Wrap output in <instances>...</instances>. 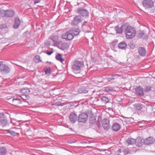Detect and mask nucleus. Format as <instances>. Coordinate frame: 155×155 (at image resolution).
<instances>
[{
    "instance_id": "nucleus-1",
    "label": "nucleus",
    "mask_w": 155,
    "mask_h": 155,
    "mask_svg": "<svg viewBox=\"0 0 155 155\" xmlns=\"http://www.w3.org/2000/svg\"><path fill=\"white\" fill-rule=\"evenodd\" d=\"M81 31L79 28H73L70 31L66 32L62 35L61 38L66 40H71L74 38V35H79Z\"/></svg>"
},
{
    "instance_id": "nucleus-2",
    "label": "nucleus",
    "mask_w": 155,
    "mask_h": 155,
    "mask_svg": "<svg viewBox=\"0 0 155 155\" xmlns=\"http://www.w3.org/2000/svg\"><path fill=\"white\" fill-rule=\"evenodd\" d=\"M126 37L127 39L132 38L134 37L136 34V31L134 28L131 26H127L125 29Z\"/></svg>"
},
{
    "instance_id": "nucleus-3",
    "label": "nucleus",
    "mask_w": 155,
    "mask_h": 155,
    "mask_svg": "<svg viewBox=\"0 0 155 155\" xmlns=\"http://www.w3.org/2000/svg\"><path fill=\"white\" fill-rule=\"evenodd\" d=\"M77 12L81 16L83 17H88L89 15L88 11L83 8H80L78 9Z\"/></svg>"
},
{
    "instance_id": "nucleus-4",
    "label": "nucleus",
    "mask_w": 155,
    "mask_h": 155,
    "mask_svg": "<svg viewBox=\"0 0 155 155\" xmlns=\"http://www.w3.org/2000/svg\"><path fill=\"white\" fill-rule=\"evenodd\" d=\"M7 133L10 134L11 135L15 136L17 135H19V132H21V130L20 128L16 127H13L9 130H6Z\"/></svg>"
},
{
    "instance_id": "nucleus-5",
    "label": "nucleus",
    "mask_w": 155,
    "mask_h": 155,
    "mask_svg": "<svg viewBox=\"0 0 155 155\" xmlns=\"http://www.w3.org/2000/svg\"><path fill=\"white\" fill-rule=\"evenodd\" d=\"M142 3L143 6L145 8H150L154 6V2L152 0H143Z\"/></svg>"
},
{
    "instance_id": "nucleus-6",
    "label": "nucleus",
    "mask_w": 155,
    "mask_h": 155,
    "mask_svg": "<svg viewBox=\"0 0 155 155\" xmlns=\"http://www.w3.org/2000/svg\"><path fill=\"white\" fill-rule=\"evenodd\" d=\"M69 121L72 124L75 123L78 120V116L74 113H71L69 115Z\"/></svg>"
},
{
    "instance_id": "nucleus-7",
    "label": "nucleus",
    "mask_w": 155,
    "mask_h": 155,
    "mask_svg": "<svg viewBox=\"0 0 155 155\" xmlns=\"http://www.w3.org/2000/svg\"><path fill=\"white\" fill-rule=\"evenodd\" d=\"M88 118L87 114L86 113H82L78 116V121L85 123L87 120Z\"/></svg>"
},
{
    "instance_id": "nucleus-8",
    "label": "nucleus",
    "mask_w": 155,
    "mask_h": 155,
    "mask_svg": "<svg viewBox=\"0 0 155 155\" xmlns=\"http://www.w3.org/2000/svg\"><path fill=\"white\" fill-rule=\"evenodd\" d=\"M83 20V18L80 15H77L75 16L72 22V25L76 26Z\"/></svg>"
},
{
    "instance_id": "nucleus-9",
    "label": "nucleus",
    "mask_w": 155,
    "mask_h": 155,
    "mask_svg": "<svg viewBox=\"0 0 155 155\" xmlns=\"http://www.w3.org/2000/svg\"><path fill=\"white\" fill-rule=\"evenodd\" d=\"M102 125L104 128L106 130H108L110 127V121L108 119H104L102 121Z\"/></svg>"
},
{
    "instance_id": "nucleus-10",
    "label": "nucleus",
    "mask_w": 155,
    "mask_h": 155,
    "mask_svg": "<svg viewBox=\"0 0 155 155\" xmlns=\"http://www.w3.org/2000/svg\"><path fill=\"white\" fill-rule=\"evenodd\" d=\"M0 122L3 126L5 125L7 123L6 117L2 113H0Z\"/></svg>"
},
{
    "instance_id": "nucleus-11",
    "label": "nucleus",
    "mask_w": 155,
    "mask_h": 155,
    "mask_svg": "<svg viewBox=\"0 0 155 155\" xmlns=\"http://www.w3.org/2000/svg\"><path fill=\"white\" fill-rule=\"evenodd\" d=\"M59 49L64 50L69 47L68 44L67 43H64L62 44L60 43L59 42L56 45Z\"/></svg>"
},
{
    "instance_id": "nucleus-12",
    "label": "nucleus",
    "mask_w": 155,
    "mask_h": 155,
    "mask_svg": "<svg viewBox=\"0 0 155 155\" xmlns=\"http://www.w3.org/2000/svg\"><path fill=\"white\" fill-rule=\"evenodd\" d=\"M79 93L80 94H85L87 93H89L90 94H93V93L92 91H91L88 88L85 87H82L80 88L78 90Z\"/></svg>"
},
{
    "instance_id": "nucleus-13",
    "label": "nucleus",
    "mask_w": 155,
    "mask_h": 155,
    "mask_svg": "<svg viewBox=\"0 0 155 155\" xmlns=\"http://www.w3.org/2000/svg\"><path fill=\"white\" fill-rule=\"evenodd\" d=\"M84 66L83 61H75L73 62V68H82Z\"/></svg>"
},
{
    "instance_id": "nucleus-14",
    "label": "nucleus",
    "mask_w": 155,
    "mask_h": 155,
    "mask_svg": "<svg viewBox=\"0 0 155 155\" xmlns=\"http://www.w3.org/2000/svg\"><path fill=\"white\" fill-rule=\"evenodd\" d=\"M135 90L137 95L140 97L143 96V87L140 86H137L135 88Z\"/></svg>"
},
{
    "instance_id": "nucleus-15",
    "label": "nucleus",
    "mask_w": 155,
    "mask_h": 155,
    "mask_svg": "<svg viewBox=\"0 0 155 155\" xmlns=\"http://www.w3.org/2000/svg\"><path fill=\"white\" fill-rule=\"evenodd\" d=\"M138 52L140 55L142 57H144L146 55V50L144 47H139Z\"/></svg>"
},
{
    "instance_id": "nucleus-16",
    "label": "nucleus",
    "mask_w": 155,
    "mask_h": 155,
    "mask_svg": "<svg viewBox=\"0 0 155 155\" xmlns=\"http://www.w3.org/2000/svg\"><path fill=\"white\" fill-rule=\"evenodd\" d=\"M4 15L7 17H12L15 14V12L12 10H7L4 12Z\"/></svg>"
},
{
    "instance_id": "nucleus-17",
    "label": "nucleus",
    "mask_w": 155,
    "mask_h": 155,
    "mask_svg": "<svg viewBox=\"0 0 155 155\" xmlns=\"http://www.w3.org/2000/svg\"><path fill=\"white\" fill-rule=\"evenodd\" d=\"M10 104L14 106H17L19 104L21 103V101L18 99H12V100L11 99L10 101Z\"/></svg>"
},
{
    "instance_id": "nucleus-18",
    "label": "nucleus",
    "mask_w": 155,
    "mask_h": 155,
    "mask_svg": "<svg viewBox=\"0 0 155 155\" xmlns=\"http://www.w3.org/2000/svg\"><path fill=\"white\" fill-rule=\"evenodd\" d=\"M154 141V138L153 137H150L144 140V143L146 145H149L153 143Z\"/></svg>"
},
{
    "instance_id": "nucleus-19",
    "label": "nucleus",
    "mask_w": 155,
    "mask_h": 155,
    "mask_svg": "<svg viewBox=\"0 0 155 155\" xmlns=\"http://www.w3.org/2000/svg\"><path fill=\"white\" fill-rule=\"evenodd\" d=\"M127 46V43L125 41L121 42L118 45V48L122 50L125 49Z\"/></svg>"
},
{
    "instance_id": "nucleus-20",
    "label": "nucleus",
    "mask_w": 155,
    "mask_h": 155,
    "mask_svg": "<svg viewBox=\"0 0 155 155\" xmlns=\"http://www.w3.org/2000/svg\"><path fill=\"white\" fill-rule=\"evenodd\" d=\"M120 127V126L119 124L115 123L113 125L112 129L113 131L117 132L119 130Z\"/></svg>"
},
{
    "instance_id": "nucleus-21",
    "label": "nucleus",
    "mask_w": 155,
    "mask_h": 155,
    "mask_svg": "<svg viewBox=\"0 0 155 155\" xmlns=\"http://www.w3.org/2000/svg\"><path fill=\"white\" fill-rule=\"evenodd\" d=\"M21 23L20 21L18 18H15V23L13 25V28L15 29L18 28Z\"/></svg>"
},
{
    "instance_id": "nucleus-22",
    "label": "nucleus",
    "mask_w": 155,
    "mask_h": 155,
    "mask_svg": "<svg viewBox=\"0 0 155 155\" xmlns=\"http://www.w3.org/2000/svg\"><path fill=\"white\" fill-rule=\"evenodd\" d=\"M103 91H105L108 93H110L116 91L113 88L110 87H104L103 88Z\"/></svg>"
},
{
    "instance_id": "nucleus-23",
    "label": "nucleus",
    "mask_w": 155,
    "mask_h": 155,
    "mask_svg": "<svg viewBox=\"0 0 155 155\" xmlns=\"http://www.w3.org/2000/svg\"><path fill=\"white\" fill-rule=\"evenodd\" d=\"M59 39V37L57 35H54L51 36V39L54 42V44L56 45L59 42L58 41Z\"/></svg>"
},
{
    "instance_id": "nucleus-24",
    "label": "nucleus",
    "mask_w": 155,
    "mask_h": 155,
    "mask_svg": "<svg viewBox=\"0 0 155 155\" xmlns=\"http://www.w3.org/2000/svg\"><path fill=\"white\" fill-rule=\"evenodd\" d=\"M120 76L118 74H116L107 78V79L109 81H111L114 80L115 79H116Z\"/></svg>"
},
{
    "instance_id": "nucleus-25",
    "label": "nucleus",
    "mask_w": 155,
    "mask_h": 155,
    "mask_svg": "<svg viewBox=\"0 0 155 155\" xmlns=\"http://www.w3.org/2000/svg\"><path fill=\"white\" fill-rule=\"evenodd\" d=\"M6 152L7 150L5 147H0V155H5Z\"/></svg>"
},
{
    "instance_id": "nucleus-26",
    "label": "nucleus",
    "mask_w": 155,
    "mask_h": 155,
    "mask_svg": "<svg viewBox=\"0 0 155 155\" xmlns=\"http://www.w3.org/2000/svg\"><path fill=\"white\" fill-rule=\"evenodd\" d=\"M123 26H121L119 28L118 26H117L115 27V30L116 31L117 33L118 34H121L123 32Z\"/></svg>"
},
{
    "instance_id": "nucleus-27",
    "label": "nucleus",
    "mask_w": 155,
    "mask_h": 155,
    "mask_svg": "<svg viewBox=\"0 0 155 155\" xmlns=\"http://www.w3.org/2000/svg\"><path fill=\"white\" fill-rule=\"evenodd\" d=\"M135 108L137 111H140L143 108V105L141 104H137L134 106Z\"/></svg>"
},
{
    "instance_id": "nucleus-28",
    "label": "nucleus",
    "mask_w": 155,
    "mask_h": 155,
    "mask_svg": "<svg viewBox=\"0 0 155 155\" xmlns=\"http://www.w3.org/2000/svg\"><path fill=\"white\" fill-rule=\"evenodd\" d=\"M126 142L129 144H133L136 143V140L131 138H128Z\"/></svg>"
},
{
    "instance_id": "nucleus-29",
    "label": "nucleus",
    "mask_w": 155,
    "mask_h": 155,
    "mask_svg": "<svg viewBox=\"0 0 155 155\" xmlns=\"http://www.w3.org/2000/svg\"><path fill=\"white\" fill-rule=\"evenodd\" d=\"M33 61L36 63H38L41 61V60L40 58V57L39 55L36 56L34 58Z\"/></svg>"
},
{
    "instance_id": "nucleus-30",
    "label": "nucleus",
    "mask_w": 155,
    "mask_h": 155,
    "mask_svg": "<svg viewBox=\"0 0 155 155\" xmlns=\"http://www.w3.org/2000/svg\"><path fill=\"white\" fill-rule=\"evenodd\" d=\"M9 68H0L1 72L2 74H7L9 71Z\"/></svg>"
},
{
    "instance_id": "nucleus-31",
    "label": "nucleus",
    "mask_w": 155,
    "mask_h": 155,
    "mask_svg": "<svg viewBox=\"0 0 155 155\" xmlns=\"http://www.w3.org/2000/svg\"><path fill=\"white\" fill-rule=\"evenodd\" d=\"M56 58L57 60L61 62L64 61V60L62 58L61 55L60 54H58L56 56Z\"/></svg>"
},
{
    "instance_id": "nucleus-32",
    "label": "nucleus",
    "mask_w": 155,
    "mask_h": 155,
    "mask_svg": "<svg viewBox=\"0 0 155 155\" xmlns=\"http://www.w3.org/2000/svg\"><path fill=\"white\" fill-rule=\"evenodd\" d=\"M101 100L104 103L108 102L109 101L108 98L104 96L101 98Z\"/></svg>"
},
{
    "instance_id": "nucleus-33",
    "label": "nucleus",
    "mask_w": 155,
    "mask_h": 155,
    "mask_svg": "<svg viewBox=\"0 0 155 155\" xmlns=\"http://www.w3.org/2000/svg\"><path fill=\"white\" fill-rule=\"evenodd\" d=\"M30 91V90L28 88H24L20 91V92L23 94H25L26 93H29Z\"/></svg>"
},
{
    "instance_id": "nucleus-34",
    "label": "nucleus",
    "mask_w": 155,
    "mask_h": 155,
    "mask_svg": "<svg viewBox=\"0 0 155 155\" xmlns=\"http://www.w3.org/2000/svg\"><path fill=\"white\" fill-rule=\"evenodd\" d=\"M118 42V40L117 39L114 40L110 44V45L113 48H114L115 46L117 45Z\"/></svg>"
},
{
    "instance_id": "nucleus-35",
    "label": "nucleus",
    "mask_w": 155,
    "mask_h": 155,
    "mask_svg": "<svg viewBox=\"0 0 155 155\" xmlns=\"http://www.w3.org/2000/svg\"><path fill=\"white\" fill-rule=\"evenodd\" d=\"M45 72L47 76H49L51 73V70L50 68H47V69L45 70Z\"/></svg>"
},
{
    "instance_id": "nucleus-36",
    "label": "nucleus",
    "mask_w": 155,
    "mask_h": 155,
    "mask_svg": "<svg viewBox=\"0 0 155 155\" xmlns=\"http://www.w3.org/2000/svg\"><path fill=\"white\" fill-rule=\"evenodd\" d=\"M152 87H151L149 86H147L145 89V91L147 92H149L152 90Z\"/></svg>"
},
{
    "instance_id": "nucleus-37",
    "label": "nucleus",
    "mask_w": 155,
    "mask_h": 155,
    "mask_svg": "<svg viewBox=\"0 0 155 155\" xmlns=\"http://www.w3.org/2000/svg\"><path fill=\"white\" fill-rule=\"evenodd\" d=\"M1 67L2 68H8L6 65L3 64V62L0 61V68Z\"/></svg>"
},
{
    "instance_id": "nucleus-38",
    "label": "nucleus",
    "mask_w": 155,
    "mask_h": 155,
    "mask_svg": "<svg viewBox=\"0 0 155 155\" xmlns=\"http://www.w3.org/2000/svg\"><path fill=\"white\" fill-rule=\"evenodd\" d=\"M72 69L73 72L76 74L78 73L80 70V68H72Z\"/></svg>"
},
{
    "instance_id": "nucleus-39",
    "label": "nucleus",
    "mask_w": 155,
    "mask_h": 155,
    "mask_svg": "<svg viewBox=\"0 0 155 155\" xmlns=\"http://www.w3.org/2000/svg\"><path fill=\"white\" fill-rule=\"evenodd\" d=\"M11 123L15 126H18L19 125V123L18 122H16L15 120H12Z\"/></svg>"
},
{
    "instance_id": "nucleus-40",
    "label": "nucleus",
    "mask_w": 155,
    "mask_h": 155,
    "mask_svg": "<svg viewBox=\"0 0 155 155\" xmlns=\"http://www.w3.org/2000/svg\"><path fill=\"white\" fill-rule=\"evenodd\" d=\"M90 122L92 124L95 123L96 122V120L94 119L93 117H91L90 119Z\"/></svg>"
},
{
    "instance_id": "nucleus-41",
    "label": "nucleus",
    "mask_w": 155,
    "mask_h": 155,
    "mask_svg": "<svg viewBox=\"0 0 155 155\" xmlns=\"http://www.w3.org/2000/svg\"><path fill=\"white\" fill-rule=\"evenodd\" d=\"M6 28V25L5 24L0 25V29H2Z\"/></svg>"
},
{
    "instance_id": "nucleus-42",
    "label": "nucleus",
    "mask_w": 155,
    "mask_h": 155,
    "mask_svg": "<svg viewBox=\"0 0 155 155\" xmlns=\"http://www.w3.org/2000/svg\"><path fill=\"white\" fill-rule=\"evenodd\" d=\"M29 32L28 31H27L26 32H25L23 34V35L24 36H26L27 34H29Z\"/></svg>"
},
{
    "instance_id": "nucleus-43",
    "label": "nucleus",
    "mask_w": 155,
    "mask_h": 155,
    "mask_svg": "<svg viewBox=\"0 0 155 155\" xmlns=\"http://www.w3.org/2000/svg\"><path fill=\"white\" fill-rule=\"evenodd\" d=\"M20 97L22 99L24 100H25V98H27L25 94L22 95Z\"/></svg>"
},
{
    "instance_id": "nucleus-44",
    "label": "nucleus",
    "mask_w": 155,
    "mask_h": 155,
    "mask_svg": "<svg viewBox=\"0 0 155 155\" xmlns=\"http://www.w3.org/2000/svg\"><path fill=\"white\" fill-rule=\"evenodd\" d=\"M91 60H92V61L94 62H95L97 61V59L96 58H94L92 57L91 58Z\"/></svg>"
},
{
    "instance_id": "nucleus-45",
    "label": "nucleus",
    "mask_w": 155,
    "mask_h": 155,
    "mask_svg": "<svg viewBox=\"0 0 155 155\" xmlns=\"http://www.w3.org/2000/svg\"><path fill=\"white\" fill-rule=\"evenodd\" d=\"M53 52V51H46V53L48 55H50L51 54H52Z\"/></svg>"
},
{
    "instance_id": "nucleus-46",
    "label": "nucleus",
    "mask_w": 155,
    "mask_h": 155,
    "mask_svg": "<svg viewBox=\"0 0 155 155\" xmlns=\"http://www.w3.org/2000/svg\"><path fill=\"white\" fill-rule=\"evenodd\" d=\"M52 105H55L57 106H60L61 105V104L60 102L56 103H55L54 104H53Z\"/></svg>"
},
{
    "instance_id": "nucleus-47",
    "label": "nucleus",
    "mask_w": 155,
    "mask_h": 155,
    "mask_svg": "<svg viewBox=\"0 0 155 155\" xmlns=\"http://www.w3.org/2000/svg\"><path fill=\"white\" fill-rule=\"evenodd\" d=\"M40 2V0H36L34 1V4H36L37 3H39Z\"/></svg>"
},
{
    "instance_id": "nucleus-48",
    "label": "nucleus",
    "mask_w": 155,
    "mask_h": 155,
    "mask_svg": "<svg viewBox=\"0 0 155 155\" xmlns=\"http://www.w3.org/2000/svg\"><path fill=\"white\" fill-rule=\"evenodd\" d=\"M144 34V33L141 32L139 34V36L140 37H142L143 36V35Z\"/></svg>"
},
{
    "instance_id": "nucleus-49",
    "label": "nucleus",
    "mask_w": 155,
    "mask_h": 155,
    "mask_svg": "<svg viewBox=\"0 0 155 155\" xmlns=\"http://www.w3.org/2000/svg\"><path fill=\"white\" fill-rule=\"evenodd\" d=\"M87 21H84L83 24L82 25V27H83L86 24H87Z\"/></svg>"
},
{
    "instance_id": "nucleus-50",
    "label": "nucleus",
    "mask_w": 155,
    "mask_h": 155,
    "mask_svg": "<svg viewBox=\"0 0 155 155\" xmlns=\"http://www.w3.org/2000/svg\"><path fill=\"white\" fill-rule=\"evenodd\" d=\"M106 150H107L104 149H101L100 150V151H106Z\"/></svg>"
},
{
    "instance_id": "nucleus-51",
    "label": "nucleus",
    "mask_w": 155,
    "mask_h": 155,
    "mask_svg": "<svg viewBox=\"0 0 155 155\" xmlns=\"http://www.w3.org/2000/svg\"><path fill=\"white\" fill-rule=\"evenodd\" d=\"M26 130H27V132H28V131H30L31 130L30 128H29V129H26Z\"/></svg>"
},
{
    "instance_id": "nucleus-52",
    "label": "nucleus",
    "mask_w": 155,
    "mask_h": 155,
    "mask_svg": "<svg viewBox=\"0 0 155 155\" xmlns=\"http://www.w3.org/2000/svg\"><path fill=\"white\" fill-rule=\"evenodd\" d=\"M121 149H119L118 150V151L119 153H121Z\"/></svg>"
},
{
    "instance_id": "nucleus-53",
    "label": "nucleus",
    "mask_w": 155,
    "mask_h": 155,
    "mask_svg": "<svg viewBox=\"0 0 155 155\" xmlns=\"http://www.w3.org/2000/svg\"><path fill=\"white\" fill-rule=\"evenodd\" d=\"M48 63V64H51V62H47V63Z\"/></svg>"
},
{
    "instance_id": "nucleus-54",
    "label": "nucleus",
    "mask_w": 155,
    "mask_h": 155,
    "mask_svg": "<svg viewBox=\"0 0 155 155\" xmlns=\"http://www.w3.org/2000/svg\"><path fill=\"white\" fill-rule=\"evenodd\" d=\"M25 126H26V127H28V126H29V125L27 124H26Z\"/></svg>"
},
{
    "instance_id": "nucleus-55",
    "label": "nucleus",
    "mask_w": 155,
    "mask_h": 155,
    "mask_svg": "<svg viewBox=\"0 0 155 155\" xmlns=\"http://www.w3.org/2000/svg\"><path fill=\"white\" fill-rule=\"evenodd\" d=\"M50 66H48L47 68H49Z\"/></svg>"
},
{
    "instance_id": "nucleus-56",
    "label": "nucleus",
    "mask_w": 155,
    "mask_h": 155,
    "mask_svg": "<svg viewBox=\"0 0 155 155\" xmlns=\"http://www.w3.org/2000/svg\"><path fill=\"white\" fill-rule=\"evenodd\" d=\"M154 0V1H155V0Z\"/></svg>"
}]
</instances>
